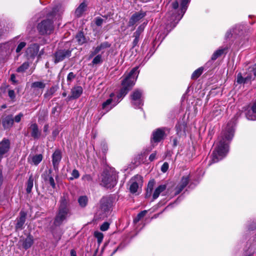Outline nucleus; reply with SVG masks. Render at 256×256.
I'll return each mask as SVG.
<instances>
[{
  "instance_id": "1",
  "label": "nucleus",
  "mask_w": 256,
  "mask_h": 256,
  "mask_svg": "<svg viewBox=\"0 0 256 256\" xmlns=\"http://www.w3.org/2000/svg\"><path fill=\"white\" fill-rule=\"evenodd\" d=\"M234 126L233 123H228L222 130L221 136L218 138L219 142L212 152L210 164L217 162L226 156L228 151V144L234 135Z\"/></svg>"
},
{
  "instance_id": "2",
  "label": "nucleus",
  "mask_w": 256,
  "mask_h": 256,
  "mask_svg": "<svg viewBox=\"0 0 256 256\" xmlns=\"http://www.w3.org/2000/svg\"><path fill=\"white\" fill-rule=\"evenodd\" d=\"M189 0H176L172 4V10L166 16L168 19L166 28L170 30L182 18L187 8Z\"/></svg>"
},
{
  "instance_id": "3",
  "label": "nucleus",
  "mask_w": 256,
  "mask_h": 256,
  "mask_svg": "<svg viewBox=\"0 0 256 256\" xmlns=\"http://www.w3.org/2000/svg\"><path fill=\"white\" fill-rule=\"evenodd\" d=\"M118 176L112 170H105L102 174V184L108 188H113L116 184Z\"/></svg>"
},
{
  "instance_id": "4",
  "label": "nucleus",
  "mask_w": 256,
  "mask_h": 256,
  "mask_svg": "<svg viewBox=\"0 0 256 256\" xmlns=\"http://www.w3.org/2000/svg\"><path fill=\"white\" fill-rule=\"evenodd\" d=\"M40 46L36 44H30L26 50V56L29 60H34L36 56L40 57L43 54V50H41L38 54Z\"/></svg>"
},
{
  "instance_id": "5",
  "label": "nucleus",
  "mask_w": 256,
  "mask_h": 256,
  "mask_svg": "<svg viewBox=\"0 0 256 256\" xmlns=\"http://www.w3.org/2000/svg\"><path fill=\"white\" fill-rule=\"evenodd\" d=\"M38 29L42 34H50L54 30L53 22L50 19L44 20L38 24Z\"/></svg>"
},
{
  "instance_id": "6",
  "label": "nucleus",
  "mask_w": 256,
  "mask_h": 256,
  "mask_svg": "<svg viewBox=\"0 0 256 256\" xmlns=\"http://www.w3.org/2000/svg\"><path fill=\"white\" fill-rule=\"evenodd\" d=\"M142 183V177L140 175H136L132 177L130 180V191L132 194L136 193L140 186Z\"/></svg>"
},
{
  "instance_id": "7",
  "label": "nucleus",
  "mask_w": 256,
  "mask_h": 256,
  "mask_svg": "<svg viewBox=\"0 0 256 256\" xmlns=\"http://www.w3.org/2000/svg\"><path fill=\"white\" fill-rule=\"evenodd\" d=\"M69 214L70 210L58 209V212L54 220V224L56 226H60L63 222L66 219Z\"/></svg>"
},
{
  "instance_id": "8",
  "label": "nucleus",
  "mask_w": 256,
  "mask_h": 256,
  "mask_svg": "<svg viewBox=\"0 0 256 256\" xmlns=\"http://www.w3.org/2000/svg\"><path fill=\"white\" fill-rule=\"evenodd\" d=\"M10 148V142L6 138H4L0 142V162L2 158L8 153Z\"/></svg>"
},
{
  "instance_id": "9",
  "label": "nucleus",
  "mask_w": 256,
  "mask_h": 256,
  "mask_svg": "<svg viewBox=\"0 0 256 256\" xmlns=\"http://www.w3.org/2000/svg\"><path fill=\"white\" fill-rule=\"evenodd\" d=\"M134 85V81H122V88L117 95L118 98H120L126 95Z\"/></svg>"
},
{
  "instance_id": "10",
  "label": "nucleus",
  "mask_w": 256,
  "mask_h": 256,
  "mask_svg": "<svg viewBox=\"0 0 256 256\" xmlns=\"http://www.w3.org/2000/svg\"><path fill=\"white\" fill-rule=\"evenodd\" d=\"M165 136L166 134L164 128H157L152 132V141L158 143L160 142L162 140H164Z\"/></svg>"
},
{
  "instance_id": "11",
  "label": "nucleus",
  "mask_w": 256,
  "mask_h": 256,
  "mask_svg": "<svg viewBox=\"0 0 256 256\" xmlns=\"http://www.w3.org/2000/svg\"><path fill=\"white\" fill-rule=\"evenodd\" d=\"M100 209L104 214L108 212L112 206V202L110 198H102L100 201Z\"/></svg>"
},
{
  "instance_id": "12",
  "label": "nucleus",
  "mask_w": 256,
  "mask_h": 256,
  "mask_svg": "<svg viewBox=\"0 0 256 256\" xmlns=\"http://www.w3.org/2000/svg\"><path fill=\"white\" fill-rule=\"evenodd\" d=\"M52 173V170L50 169L48 170H46L42 174V176L46 184H50L52 187L54 188L56 187V184Z\"/></svg>"
},
{
  "instance_id": "13",
  "label": "nucleus",
  "mask_w": 256,
  "mask_h": 256,
  "mask_svg": "<svg viewBox=\"0 0 256 256\" xmlns=\"http://www.w3.org/2000/svg\"><path fill=\"white\" fill-rule=\"evenodd\" d=\"M146 12L140 11L134 14L130 19L128 26H132L146 16Z\"/></svg>"
},
{
  "instance_id": "14",
  "label": "nucleus",
  "mask_w": 256,
  "mask_h": 256,
  "mask_svg": "<svg viewBox=\"0 0 256 256\" xmlns=\"http://www.w3.org/2000/svg\"><path fill=\"white\" fill-rule=\"evenodd\" d=\"M71 51L70 50H60L55 54L54 62L58 63L64 60L66 58L70 56Z\"/></svg>"
},
{
  "instance_id": "15",
  "label": "nucleus",
  "mask_w": 256,
  "mask_h": 256,
  "mask_svg": "<svg viewBox=\"0 0 256 256\" xmlns=\"http://www.w3.org/2000/svg\"><path fill=\"white\" fill-rule=\"evenodd\" d=\"M17 44V38H15L5 44H4L2 46V50H4L6 52L10 53L14 50Z\"/></svg>"
},
{
  "instance_id": "16",
  "label": "nucleus",
  "mask_w": 256,
  "mask_h": 256,
  "mask_svg": "<svg viewBox=\"0 0 256 256\" xmlns=\"http://www.w3.org/2000/svg\"><path fill=\"white\" fill-rule=\"evenodd\" d=\"M17 44V38H15L5 44H4L2 46V50H4L6 52L10 53L14 50Z\"/></svg>"
},
{
  "instance_id": "17",
  "label": "nucleus",
  "mask_w": 256,
  "mask_h": 256,
  "mask_svg": "<svg viewBox=\"0 0 256 256\" xmlns=\"http://www.w3.org/2000/svg\"><path fill=\"white\" fill-rule=\"evenodd\" d=\"M138 68H133L130 72L126 73L122 80H136L139 74Z\"/></svg>"
},
{
  "instance_id": "18",
  "label": "nucleus",
  "mask_w": 256,
  "mask_h": 256,
  "mask_svg": "<svg viewBox=\"0 0 256 256\" xmlns=\"http://www.w3.org/2000/svg\"><path fill=\"white\" fill-rule=\"evenodd\" d=\"M62 152L60 150L57 149L53 153L52 155V162L54 168H58V166L62 159Z\"/></svg>"
},
{
  "instance_id": "19",
  "label": "nucleus",
  "mask_w": 256,
  "mask_h": 256,
  "mask_svg": "<svg viewBox=\"0 0 256 256\" xmlns=\"http://www.w3.org/2000/svg\"><path fill=\"white\" fill-rule=\"evenodd\" d=\"M26 213L24 211H20V217L18 218L16 228L17 230H22L24 224L25 223L26 219Z\"/></svg>"
},
{
  "instance_id": "20",
  "label": "nucleus",
  "mask_w": 256,
  "mask_h": 256,
  "mask_svg": "<svg viewBox=\"0 0 256 256\" xmlns=\"http://www.w3.org/2000/svg\"><path fill=\"white\" fill-rule=\"evenodd\" d=\"M14 122V120L12 115L6 116L2 120V124L4 130L12 128Z\"/></svg>"
},
{
  "instance_id": "21",
  "label": "nucleus",
  "mask_w": 256,
  "mask_h": 256,
  "mask_svg": "<svg viewBox=\"0 0 256 256\" xmlns=\"http://www.w3.org/2000/svg\"><path fill=\"white\" fill-rule=\"evenodd\" d=\"M19 242L24 249L27 250L31 247L34 243L33 237L31 235H28L25 239L20 240Z\"/></svg>"
},
{
  "instance_id": "22",
  "label": "nucleus",
  "mask_w": 256,
  "mask_h": 256,
  "mask_svg": "<svg viewBox=\"0 0 256 256\" xmlns=\"http://www.w3.org/2000/svg\"><path fill=\"white\" fill-rule=\"evenodd\" d=\"M69 205V199L67 194H64L60 200L59 209L63 210H70L68 206Z\"/></svg>"
},
{
  "instance_id": "23",
  "label": "nucleus",
  "mask_w": 256,
  "mask_h": 256,
  "mask_svg": "<svg viewBox=\"0 0 256 256\" xmlns=\"http://www.w3.org/2000/svg\"><path fill=\"white\" fill-rule=\"evenodd\" d=\"M30 129L32 130L31 136L34 138H39L40 132L38 130V126L36 124H33L30 126Z\"/></svg>"
},
{
  "instance_id": "24",
  "label": "nucleus",
  "mask_w": 256,
  "mask_h": 256,
  "mask_svg": "<svg viewBox=\"0 0 256 256\" xmlns=\"http://www.w3.org/2000/svg\"><path fill=\"white\" fill-rule=\"evenodd\" d=\"M82 92V88L81 86H76L72 90L71 97L73 98H79Z\"/></svg>"
},
{
  "instance_id": "25",
  "label": "nucleus",
  "mask_w": 256,
  "mask_h": 256,
  "mask_svg": "<svg viewBox=\"0 0 256 256\" xmlns=\"http://www.w3.org/2000/svg\"><path fill=\"white\" fill-rule=\"evenodd\" d=\"M252 112H248L246 115L248 120H256V102L254 104L252 108Z\"/></svg>"
},
{
  "instance_id": "26",
  "label": "nucleus",
  "mask_w": 256,
  "mask_h": 256,
  "mask_svg": "<svg viewBox=\"0 0 256 256\" xmlns=\"http://www.w3.org/2000/svg\"><path fill=\"white\" fill-rule=\"evenodd\" d=\"M166 184H162L156 188L152 196L153 199L155 200L157 198L160 196V194L166 190Z\"/></svg>"
},
{
  "instance_id": "27",
  "label": "nucleus",
  "mask_w": 256,
  "mask_h": 256,
  "mask_svg": "<svg viewBox=\"0 0 256 256\" xmlns=\"http://www.w3.org/2000/svg\"><path fill=\"white\" fill-rule=\"evenodd\" d=\"M110 44L108 42H102L95 48L93 52V54H96L101 50L110 47Z\"/></svg>"
},
{
  "instance_id": "28",
  "label": "nucleus",
  "mask_w": 256,
  "mask_h": 256,
  "mask_svg": "<svg viewBox=\"0 0 256 256\" xmlns=\"http://www.w3.org/2000/svg\"><path fill=\"white\" fill-rule=\"evenodd\" d=\"M86 4L82 2L78 6L75 12V14L77 17H80L86 10Z\"/></svg>"
},
{
  "instance_id": "29",
  "label": "nucleus",
  "mask_w": 256,
  "mask_h": 256,
  "mask_svg": "<svg viewBox=\"0 0 256 256\" xmlns=\"http://www.w3.org/2000/svg\"><path fill=\"white\" fill-rule=\"evenodd\" d=\"M141 96H142V92L138 90H134L131 96L132 100L134 101V102L138 101V106H140L142 104L141 100H140Z\"/></svg>"
},
{
  "instance_id": "30",
  "label": "nucleus",
  "mask_w": 256,
  "mask_h": 256,
  "mask_svg": "<svg viewBox=\"0 0 256 256\" xmlns=\"http://www.w3.org/2000/svg\"><path fill=\"white\" fill-rule=\"evenodd\" d=\"M112 99L110 98L102 103V108L105 110L106 112H108L112 108V107L110 106V104H112Z\"/></svg>"
},
{
  "instance_id": "31",
  "label": "nucleus",
  "mask_w": 256,
  "mask_h": 256,
  "mask_svg": "<svg viewBox=\"0 0 256 256\" xmlns=\"http://www.w3.org/2000/svg\"><path fill=\"white\" fill-rule=\"evenodd\" d=\"M34 178L32 175H30L29 176L28 180V182L26 183V191L27 193L29 194L31 192L32 189L34 185Z\"/></svg>"
},
{
  "instance_id": "32",
  "label": "nucleus",
  "mask_w": 256,
  "mask_h": 256,
  "mask_svg": "<svg viewBox=\"0 0 256 256\" xmlns=\"http://www.w3.org/2000/svg\"><path fill=\"white\" fill-rule=\"evenodd\" d=\"M76 38L80 45H82L86 42V38L84 35L83 32H80L76 36Z\"/></svg>"
},
{
  "instance_id": "33",
  "label": "nucleus",
  "mask_w": 256,
  "mask_h": 256,
  "mask_svg": "<svg viewBox=\"0 0 256 256\" xmlns=\"http://www.w3.org/2000/svg\"><path fill=\"white\" fill-rule=\"evenodd\" d=\"M154 184V180H150L148 184V188L146 190V198L150 197L151 196L152 192L153 190V188Z\"/></svg>"
},
{
  "instance_id": "34",
  "label": "nucleus",
  "mask_w": 256,
  "mask_h": 256,
  "mask_svg": "<svg viewBox=\"0 0 256 256\" xmlns=\"http://www.w3.org/2000/svg\"><path fill=\"white\" fill-rule=\"evenodd\" d=\"M226 50V48H220L214 52L212 56V60H214L222 56Z\"/></svg>"
},
{
  "instance_id": "35",
  "label": "nucleus",
  "mask_w": 256,
  "mask_h": 256,
  "mask_svg": "<svg viewBox=\"0 0 256 256\" xmlns=\"http://www.w3.org/2000/svg\"><path fill=\"white\" fill-rule=\"evenodd\" d=\"M212 114L214 118L218 117L219 118L221 117L222 116V109L219 106L214 107L212 112Z\"/></svg>"
},
{
  "instance_id": "36",
  "label": "nucleus",
  "mask_w": 256,
  "mask_h": 256,
  "mask_svg": "<svg viewBox=\"0 0 256 256\" xmlns=\"http://www.w3.org/2000/svg\"><path fill=\"white\" fill-rule=\"evenodd\" d=\"M42 155L41 154L36 155L32 158V162L36 166L42 162Z\"/></svg>"
},
{
  "instance_id": "37",
  "label": "nucleus",
  "mask_w": 256,
  "mask_h": 256,
  "mask_svg": "<svg viewBox=\"0 0 256 256\" xmlns=\"http://www.w3.org/2000/svg\"><path fill=\"white\" fill-rule=\"evenodd\" d=\"M78 202L82 207H85L88 204V198L86 196H82L79 198Z\"/></svg>"
},
{
  "instance_id": "38",
  "label": "nucleus",
  "mask_w": 256,
  "mask_h": 256,
  "mask_svg": "<svg viewBox=\"0 0 256 256\" xmlns=\"http://www.w3.org/2000/svg\"><path fill=\"white\" fill-rule=\"evenodd\" d=\"M147 213V210H144L142 211L140 213L138 214L136 218L134 220V223H137L142 218H144Z\"/></svg>"
},
{
  "instance_id": "39",
  "label": "nucleus",
  "mask_w": 256,
  "mask_h": 256,
  "mask_svg": "<svg viewBox=\"0 0 256 256\" xmlns=\"http://www.w3.org/2000/svg\"><path fill=\"white\" fill-rule=\"evenodd\" d=\"M202 68H198L192 73V78L194 79L198 78L202 74Z\"/></svg>"
},
{
  "instance_id": "40",
  "label": "nucleus",
  "mask_w": 256,
  "mask_h": 256,
  "mask_svg": "<svg viewBox=\"0 0 256 256\" xmlns=\"http://www.w3.org/2000/svg\"><path fill=\"white\" fill-rule=\"evenodd\" d=\"M30 64L28 62H24L18 68L17 71L18 72H24L28 68Z\"/></svg>"
},
{
  "instance_id": "41",
  "label": "nucleus",
  "mask_w": 256,
  "mask_h": 256,
  "mask_svg": "<svg viewBox=\"0 0 256 256\" xmlns=\"http://www.w3.org/2000/svg\"><path fill=\"white\" fill-rule=\"evenodd\" d=\"M94 236L97 238L98 243H100L104 238V234L102 233L99 232H95Z\"/></svg>"
},
{
  "instance_id": "42",
  "label": "nucleus",
  "mask_w": 256,
  "mask_h": 256,
  "mask_svg": "<svg viewBox=\"0 0 256 256\" xmlns=\"http://www.w3.org/2000/svg\"><path fill=\"white\" fill-rule=\"evenodd\" d=\"M32 87L34 88H42L44 87V84L42 83L41 81H37L32 83Z\"/></svg>"
},
{
  "instance_id": "43",
  "label": "nucleus",
  "mask_w": 256,
  "mask_h": 256,
  "mask_svg": "<svg viewBox=\"0 0 256 256\" xmlns=\"http://www.w3.org/2000/svg\"><path fill=\"white\" fill-rule=\"evenodd\" d=\"M26 42H20L17 46L16 52V53H20L21 50L26 46Z\"/></svg>"
},
{
  "instance_id": "44",
  "label": "nucleus",
  "mask_w": 256,
  "mask_h": 256,
  "mask_svg": "<svg viewBox=\"0 0 256 256\" xmlns=\"http://www.w3.org/2000/svg\"><path fill=\"white\" fill-rule=\"evenodd\" d=\"M189 182V177L188 176H184L181 180L180 184L183 187H186Z\"/></svg>"
},
{
  "instance_id": "45",
  "label": "nucleus",
  "mask_w": 256,
  "mask_h": 256,
  "mask_svg": "<svg viewBox=\"0 0 256 256\" xmlns=\"http://www.w3.org/2000/svg\"><path fill=\"white\" fill-rule=\"evenodd\" d=\"M80 176V174L78 170L74 169L72 173V176L69 178L70 180H73L74 178H78Z\"/></svg>"
},
{
  "instance_id": "46",
  "label": "nucleus",
  "mask_w": 256,
  "mask_h": 256,
  "mask_svg": "<svg viewBox=\"0 0 256 256\" xmlns=\"http://www.w3.org/2000/svg\"><path fill=\"white\" fill-rule=\"evenodd\" d=\"M102 61V56L100 54L97 55L92 60V64H98Z\"/></svg>"
},
{
  "instance_id": "47",
  "label": "nucleus",
  "mask_w": 256,
  "mask_h": 256,
  "mask_svg": "<svg viewBox=\"0 0 256 256\" xmlns=\"http://www.w3.org/2000/svg\"><path fill=\"white\" fill-rule=\"evenodd\" d=\"M104 22V20L100 16H98L94 19L95 24L98 26H101Z\"/></svg>"
},
{
  "instance_id": "48",
  "label": "nucleus",
  "mask_w": 256,
  "mask_h": 256,
  "mask_svg": "<svg viewBox=\"0 0 256 256\" xmlns=\"http://www.w3.org/2000/svg\"><path fill=\"white\" fill-rule=\"evenodd\" d=\"M110 226V224L108 222H104L100 226V229L102 231L107 230Z\"/></svg>"
},
{
  "instance_id": "49",
  "label": "nucleus",
  "mask_w": 256,
  "mask_h": 256,
  "mask_svg": "<svg viewBox=\"0 0 256 256\" xmlns=\"http://www.w3.org/2000/svg\"><path fill=\"white\" fill-rule=\"evenodd\" d=\"M82 180L84 182H92V178L90 174H85L82 177Z\"/></svg>"
},
{
  "instance_id": "50",
  "label": "nucleus",
  "mask_w": 256,
  "mask_h": 256,
  "mask_svg": "<svg viewBox=\"0 0 256 256\" xmlns=\"http://www.w3.org/2000/svg\"><path fill=\"white\" fill-rule=\"evenodd\" d=\"M168 164L166 162H164L161 167L162 172H166L168 170Z\"/></svg>"
},
{
  "instance_id": "51",
  "label": "nucleus",
  "mask_w": 256,
  "mask_h": 256,
  "mask_svg": "<svg viewBox=\"0 0 256 256\" xmlns=\"http://www.w3.org/2000/svg\"><path fill=\"white\" fill-rule=\"evenodd\" d=\"M23 116V114L22 113H20L16 115L14 118V120L16 122H19L20 120H21V118H22Z\"/></svg>"
},
{
  "instance_id": "52",
  "label": "nucleus",
  "mask_w": 256,
  "mask_h": 256,
  "mask_svg": "<svg viewBox=\"0 0 256 256\" xmlns=\"http://www.w3.org/2000/svg\"><path fill=\"white\" fill-rule=\"evenodd\" d=\"M184 188V187H183L180 184L176 188V194H180Z\"/></svg>"
},
{
  "instance_id": "53",
  "label": "nucleus",
  "mask_w": 256,
  "mask_h": 256,
  "mask_svg": "<svg viewBox=\"0 0 256 256\" xmlns=\"http://www.w3.org/2000/svg\"><path fill=\"white\" fill-rule=\"evenodd\" d=\"M184 188V187H183L180 184L176 188V194H180Z\"/></svg>"
},
{
  "instance_id": "54",
  "label": "nucleus",
  "mask_w": 256,
  "mask_h": 256,
  "mask_svg": "<svg viewBox=\"0 0 256 256\" xmlns=\"http://www.w3.org/2000/svg\"><path fill=\"white\" fill-rule=\"evenodd\" d=\"M9 97L12 99L14 100L15 98V94L14 90H9L8 92Z\"/></svg>"
},
{
  "instance_id": "55",
  "label": "nucleus",
  "mask_w": 256,
  "mask_h": 256,
  "mask_svg": "<svg viewBox=\"0 0 256 256\" xmlns=\"http://www.w3.org/2000/svg\"><path fill=\"white\" fill-rule=\"evenodd\" d=\"M156 152H154L152 153L150 156V157H149V160L150 161V162H152L154 161L156 158Z\"/></svg>"
},
{
  "instance_id": "56",
  "label": "nucleus",
  "mask_w": 256,
  "mask_h": 256,
  "mask_svg": "<svg viewBox=\"0 0 256 256\" xmlns=\"http://www.w3.org/2000/svg\"><path fill=\"white\" fill-rule=\"evenodd\" d=\"M251 77H246L244 78L241 74H238V79L237 80H250L251 79Z\"/></svg>"
},
{
  "instance_id": "57",
  "label": "nucleus",
  "mask_w": 256,
  "mask_h": 256,
  "mask_svg": "<svg viewBox=\"0 0 256 256\" xmlns=\"http://www.w3.org/2000/svg\"><path fill=\"white\" fill-rule=\"evenodd\" d=\"M59 134V130L58 128L54 129L52 132V135L54 138H55Z\"/></svg>"
},
{
  "instance_id": "58",
  "label": "nucleus",
  "mask_w": 256,
  "mask_h": 256,
  "mask_svg": "<svg viewBox=\"0 0 256 256\" xmlns=\"http://www.w3.org/2000/svg\"><path fill=\"white\" fill-rule=\"evenodd\" d=\"M134 34H136V38H134V44H136L138 42V37L140 34V32H138V30L136 31V32L134 33Z\"/></svg>"
},
{
  "instance_id": "59",
  "label": "nucleus",
  "mask_w": 256,
  "mask_h": 256,
  "mask_svg": "<svg viewBox=\"0 0 256 256\" xmlns=\"http://www.w3.org/2000/svg\"><path fill=\"white\" fill-rule=\"evenodd\" d=\"M75 75L73 72H70L67 76V80H72L74 78Z\"/></svg>"
},
{
  "instance_id": "60",
  "label": "nucleus",
  "mask_w": 256,
  "mask_h": 256,
  "mask_svg": "<svg viewBox=\"0 0 256 256\" xmlns=\"http://www.w3.org/2000/svg\"><path fill=\"white\" fill-rule=\"evenodd\" d=\"M232 35V31L230 30H228L226 32V38H230Z\"/></svg>"
},
{
  "instance_id": "61",
  "label": "nucleus",
  "mask_w": 256,
  "mask_h": 256,
  "mask_svg": "<svg viewBox=\"0 0 256 256\" xmlns=\"http://www.w3.org/2000/svg\"><path fill=\"white\" fill-rule=\"evenodd\" d=\"M254 74L256 76V64H254L252 68Z\"/></svg>"
},
{
  "instance_id": "62",
  "label": "nucleus",
  "mask_w": 256,
  "mask_h": 256,
  "mask_svg": "<svg viewBox=\"0 0 256 256\" xmlns=\"http://www.w3.org/2000/svg\"><path fill=\"white\" fill-rule=\"evenodd\" d=\"M48 124L44 125V132L46 133L48 132Z\"/></svg>"
},
{
  "instance_id": "63",
  "label": "nucleus",
  "mask_w": 256,
  "mask_h": 256,
  "mask_svg": "<svg viewBox=\"0 0 256 256\" xmlns=\"http://www.w3.org/2000/svg\"><path fill=\"white\" fill-rule=\"evenodd\" d=\"M70 256H76V252L74 250H70Z\"/></svg>"
},
{
  "instance_id": "64",
  "label": "nucleus",
  "mask_w": 256,
  "mask_h": 256,
  "mask_svg": "<svg viewBox=\"0 0 256 256\" xmlns=\"http://www.w3.org/2000/svg\"><path fill=\"white\" fill-rule=\"evenodd\" d=\"M56 8H54L53 10H52V15H54L56 12Z\"/></svg>"
}]
</instances>
